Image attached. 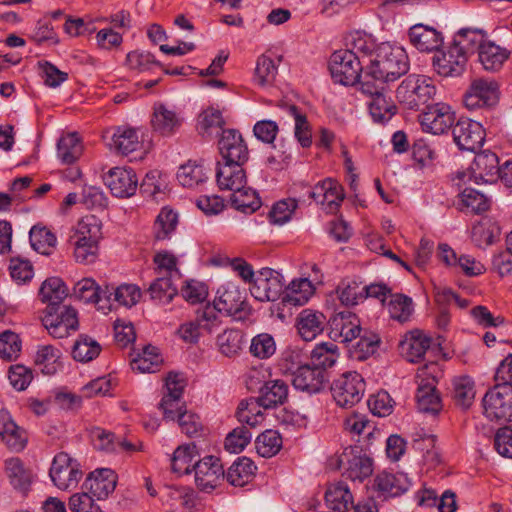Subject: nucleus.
Masks as SVG:
<instances>
[{
	"instance_id": "obj_1",
	"label": "nucleus",
	"mask_w": 512,
	"mask_h": 512,
	"mask_svg": "<svg viewBox=\"0 0 512 512\" xmlns=\"http://www.w3.org/2000/svg\"><path fill=\"white\" fill-rule=\"evenodd\" d=\"M408 70L409 60L405 50L390 43H381L377 46L361 81L386 85L387 82H393L406 74Z\"/></svg>"
},
{
	"instance_id": "obj_2",
	"label": "nucleus",
	"mask_w": 512,
	"mask_h": 512,
	"mask_svg": "<svg viewBox=\"0 0 512 512\" xmlns=\"http://www.w3.org/2000/svg\"><path fill=\"white\" fill-rule=\"evenodd\" d=\"M439 373L436 362H430L418 368L415 399L417 408L422 413L437 414L441 410V399L436 391Z\"/></svg>"
},
{
	"instance_id": "obj_3",
	"label": "nucleus",
	"mask_w": 512,
	"mask_h": 512,
	"mask_svg": "<svg viewBox=\"0 0 512 512\" xmlns=\"http://www.w3.org/2000/svg\"><path fill=\"white\" fill-rule=\"evenodd\" d=\"M436 87L432 80L423 75L411 74L398 86L396 97L406 108L418 110L434 98Z\"/></svg>"
},
{
	"instance_id": "obj_4",
	"label": "nucleus",
	"mask_w": 512,
	"mask_h": 512,
	"mask_svg": "<svg viewBox=\"0 0 512 512\" xmlns=\"http://www.w3.org/2000/svg\"><path fill=\"white\" fill-rule=\"evenodd\" d=\"M483 415L490 421H512V385L496 384L482 398Z\"/></svg>"
},
{
	"instance_id": "obj_5",
	"label": "nucleus",
	"mask_w": 512,
	"mask_h": 512,
	"mask_svg": "<svg viewBox=\"0 0 512 512\" xmlns=\"http://www.w3.org/2000/svg\"><path fill=\"white\" fill-rule=\"evenodd\" d=\"M365 381L356 371H347L334 379L331 393L336 404L342 408H351L359 403L365 392Z\"/></svg>"
},
{
	"instance_id": "obj_6",
	"label": "nucleus",
	"mask_w": 512,
	"mask_h": 512,
	"mask_svg": "<svg viewBox=\"0 0 512 512\" xmlns=\"http://www.w3.org/2000/svg\"><path fill=\"white\" fill-rule=\"evenodd\" d=\"M210 308H214L217 315L218 312H224L236 321H244L250 315V307L245 301L244 293L231 282L217 290L214 304L210 305Z\"/></svg>"
},
{
	"instance_id": "obj_7",
	"label": "nucleus",
	"mask_w": 512,
	"mask_h": 512,
	"mask_svg": "<svg viewBox=\"0 0 512 512\" xmlns=\"http://www.w3.org/2000/svg\"><path fill=\"white\" fill-rule=\"evenodd\" d=\"M49 476L59 490L68 491L77 487L83 471L76 459L66 452H60L52 460Z\"/></svg>"
},
{
	"instance_id": "obj_8",
	"label": "nucleus",
	"mask_w": 512,
	"mask_h": 512,
	"mask_svg": "<svg viewBox=\"0 0 512 512\" xmlns=\"http://www.w3.org/2000/svg\"><path fill=\"white\" fill-rule=\"evenodd\" d=\"M329 70L332 79L341 85L350 86L360 83L363 66L359 56L353 52L342 49L335 51L329 61Z\"/></svg>"
},
{
	"instance_id": "obj_9",
	"label": "nucleus",
	"mask_w": 512,
	"mask_h": 512,
	"mask_svg": "<svg viewBox=\"0 0 512 512\" xmlns=\"http://www.w3.org/2000/svg\"><path fill=\"white\" fill-rule=\"evenodd\" d=\"M360 90L370 98L367 104L370 115L375 122H387L395 115L397 107L388 95L385 84L377 85L369 81H360Z\"/></svg>"
},
{
	"instance_id": "obj_10",
	"label": "nucleus",
	"mask_w": 512,
	"mask_h": 512,
	"mask_svg": "<svg viewBox=\"0 0 512 512\" xmlns=\"http://www.w3.org/2000/svg\"><path fill=\"white\" fill-rule=\"evenodd\" d=\"M499 85L493 79L476 78L471 81L463 102L470 110L490 108L499 101Z\"/></svg>"
},
{
	"instance_id": "obj_11",
	"label": "nucleus",
	"mask_w": 512,
	"mask_h": 512,
	"mask_svg": "<svg viewBox=\"0 0 512 512\" xmlns=\"http://www.w3.org/2000/svg\"><path fill=\"white\" fill-rule=\"evenodd\" d=\"M42 323L52 337L62 339L78 329L77 312L70 306L61 305L56 309H45Z\"/></svg>"
},
{
	"instance_id": "obj_12",
	"label": "nucleus",
	"mask_w": 512,
	"mask_h": 512,
	"mask_svg": "<svg viewBox=\"0 0 512 512\" xmlns=\"http://www.w3.org/2000/svg\"><path fill=\"white\" fill-rule=\"evenodd\" d=\"M219 316L214 308L206 305L196 312L194 320L181 324L177 330L179 337L187 343H197L202 332L212 333L214 329L220 326Z\"/></svg>"
},
{
	"instance_id": "obj_13",
	"label": "nucleus",
	"mask_w": 512,
	"mask_h": 512,
	"mask_svg": "<svg viewBox=\"0 0 512 512\" xmlns=\"http://www.w3.org/2000/svg\"><path fill=\"white\" fill-rule=\"evenodd\" d=\"M499 158L490 150L482 151L475 155L468 172H459V180L465 182V178L475 183H493L498 179L500 172Z\"/></svg>"
},
{
	"instance_id": "obj_14",
	"label": "nucleus",
	"mask_w": 512,
	"mask_h": 512,
	"mask_svg": "<svg viewBox=\"0 0 512 512\" xmlns=\"http://www.w3.org/2000/svg\"><path fill=\"white\" fill-rule=\"evenodd\" d=\"M338 468L342 475L351 481L363 482L371 476L373 463L371 458L362 454L358 447H346L338 458Z\"/></svg>"
},
{
	"instance_id": "obj_15",
	"label": "nucleus",
	"mask_w": 512,
	"mask_h": 512,
	"mask_svg": "<svg viewBox=\"0 0 512 512\" xmlns=\"http://www.w3.org/2000/svg\"><path fill=\"white\" fill-rule=\"evenodd\" d=\"M467 57L452 43L437 49L432 57L434 71L442 77H459L466 70Z\"/></svg>"
},
{
	"instance_id": "obj_16",
	"label": "nucleus",
	"mask_w": 512,
	"mask_h": 512,
	"mask_svg": "<svg viewBox=\"0 0 512 512\" xmlns=\"http://www.w3.org/2000/svg\"><path fill=\"white\" fill-rule=\"evenodd\" d=\"M328 335L333 341L349 343L360 336L362 332L359 317L350 311L335 313L328 320Z\"/></svg>"
},
{
	"instance_id": "obj_17",
	"label": "nucleus",
	"mask_w": 512,
	"mask_h": 512,
	"mask_svg": "<svg viewBox=\"0 0 512 512\" xmlns=\"http://www.w3.org/2000/svg\"><path fill=\"white\" fill-rule=\"evenodd\" d=\"M454 142L461 150L475 151L485 140L482 125L468 118L459 119L452 128Z\"/></svg>"
},
{
	"instance_id": "obj_18",
	"label": "nucleus",
	"mask_w": 512,
	"mask_h": 512,
	"mask_svg": "<svg viewBox=\"0 0 512 512\" xmlns=\"http://www.w3.org/2000/svg\"><path fill=\"white\" fill-rule=\"evenodd\" d=\"M284 286L279 272L264 268L255 278L250 291L255 299L261 302L276 301L281 296Z\"/></svg>"
},
{
	"instance_id": "obj_19",
	"label": "nucleus",
	"mask_w": 512,
	"mask_h": 512,
	"mask_svg": "<svg viewBox=\"0 0 512 512\" xmlns=\"http://www.w3.org/2000/svg\"><path fill=\"white\" fill-rule=\"evenodd\" d=\"M195 483L201 491L210 492L215 489L225 473L220 459L207 456L193 464Z\"/></svg>"
},
{
	"instance_id": "obj_20",
	"label": "nucleus",
	"mask_w": 512,
	"mask_h": 512,
	"mask_svg": "<svg viewBox=\"0 0 512 512\" xmlns=\"http://www.w3.org/2000/svg\"><path fill=\"white\" fill-rule=\"evenodd\" d=\"M218 146L225 162L244 164L248 160L247 145L240 132L235 129L223 130Z\"/></svg>"
},
{
	"instance_id": "obj_21",
	"label": "nucleus",
	"mask_w": 512,
	"mask_h": 512,
	"mask_svg": "<svg viewBox=\"0 0 512 512\" xmlns=\"http://www.w3.org/2000/svg\"><path fill=\"white\" fill-rule=\"evenodd\" d=\"M105 183L114 196L127 198L135 194L138 178L131 168L114 167L106 175Z\"/></svg>"
},
{
	"instance_id": "obj_22",
	"label": "nucleus",
	"mask_w": 512,
	"mask_h": 512,
	"mask_svg": "<svg viewBox=\"0 0 512 512\" xmlns=\"http://www.w3.org/2000/svg\"><path fill=\"white\" fill-rule=\"evenodd\" d=\"M455 121V113L446 103H436L427 106V111L422 115V125L433 134L445 133Z\"/></svg>"
},
{
	"instance_id": "obj_23",
	"label": "nucleus",
	"mask_w": 512,
	"mask_h": 512,
	"mask_svg": "<svg viewBox=\"0 0 512 512\" xmlns=\"http://www.w3.org/2000/svg\"><path fill=\"white\" fill-rule=\"evenodd\" d=\"M0 438L14 452L24 450L28 442L26 431L16 424L6 409L0 410Z\"/></svg>"
},
{
	"instance_id": "obj_24",
	"label": "nucleus",
	"mask_w": 512,
	"mask_h": 512,
	"mask_svg": "<svg viewBox=\"0 0 512 512\" xmlns=\"http://www.w3.org/2000/svg\"><path fill=\"white\" fill-rule=\"evenodd\" d=\"M116 483V473L109 468H102L91 472L83 487L98 500H103L115 490Z\"/></svg>"
},
{
	"instance_id": "obj_25",
	"label": "nucleus",
	"mask_w": 512,
	"mask_h": 512,
	"mask_svg": "<svg viewBox=\"0 0 512 512\" xmlns=\"http://www.w3.org/2000/svg\"><path fill=\"white\" fill-rule=\"evenodd\" d=\"M142 146L138 130L128 126L116 127L109 143L111 150L125 156L140 150Z\"/></svg>"
},
{
	"instance_id": "obj_26",
	"label": "nucleus",
	"mask_w": 512,
	"mask_h": 512,
	"mask_svg": "<svg viewBox=\"0 0 512 512\" xmlns=\"http://www.w3.org/2000/svg\"><path fill=\"white\" fill-rule=\"evenodd\" d=\"M326 379V373L319 367L303 365L293 374L292 383L297 390L317 393L323 388Z\"/></svg>"
},
{
	"instance_id": "obj_27",
	"label": "nucleus",
	"mask_w": 512,
	"mask_h": 512,
	"mask_svg": "<svg viewBox=\"0 0 512 512\" xmlns=\"http://www.w3.org/2000/svg\"><path fill=\"white\" fill-rule=\"evenodd\" d=\"M4 472L11 486L26 494L33 482V474L30 469L26 468L23 461L18 457H11L4 462Z\"/></svg>"
},
{
	"instance_id": "obj_28",
	"label": "nucleus",
	"mask_w": 512,
	"mask_h": 512,
	"mask_svg": "<svg viewBox=\"0 0 512 512\" xmlns=\"http://www.w3.org/2000/svg\"><path fill=\"white\" fill-rule=\"evenodd\" d=\"M104 304L100 305V309L110 308L114 304L131 307L135 305L140 297V289L133 284H123L116 288L106 286L104 291Z\"/></svg>"
},
{
	"instance_id": "obj_29",
	"label": "nucleus",
	"mask_w": 512,
	"mask_h": 512,
	"mask_svg": "<svg viewBox=\"0 0 512 512\" xmlns=\"http://www.w3.org/2000/svg\"><path fill=\"white\" fill-rule=\"evenodd\" d=\"M401 353L409 362H418L431 346V338L420 330H413L405 334L400 341Z\"/></svg>"
},
{
	"instance_id": "obj_30",
	"label": "nucleus",
	"mask_w": 512,
	"mask_h": 512,
	"mask_svg": "<svg viewBox=\"0 0 512 512\" xmlns=\"http://www.w3.org/2000/svg\"><path fill=\"white\" fill-rule=\"evenodd\" d=\"M408 35L411 44L421 52L436 51L443 42L440 32L422 24L412 26Z\"/></svg>"
},
{
	"instance_id": "obj_31",
	"label": "nucleus",
	"mask_w": 512,
	"mask_h": 512,
	"mask_svg": "<svg viewBox=\"0 0 512 512\" xmlns=\"http://www.w3.org/2000/svg\"><path fill=\"white\" fill-rule=\"evenodd\" d=\"M179 114L162 103H156L153 107L151 125L154 131L161 135L173 134L181 125Z\"/></svg>"
},
{
	"instance_id": "obj_32",
	"label": "nucleus",
	"mask_w": 512,
	"mask_h": 512,
	"mask_svg": "<svg viewBox=\"0 0 512 512\" xmlns=\"http://www.w3.org/2000/svg\"><path fill=\"white\" fill-rule=\"evenodd\" d=\"M374 486L386 497H397L405 493L410 487V480L404 473H389L383 471L374 480Z\"/></svg>"
},
{
	"instance_id": "obj_33",
	"label": "nucleus",
	"mask_w": 512,
	"mask_h": 512,
	"mask_svg": "<svg viewBox=\"0 0 512 512\" xmlns=\"http://www.w3.org/2000/svg\"><path fill=\"white\" fill-rule=\"evenodd\" d=\"M327 320L323 313L304 309L297 317V329L305 341L314 340L323 330Z\"/></svg>"
},
{
	"instance_id": "obj_34",
	"label": "nucleus",
	"mask_w": 512,
	"mask_h": 512,
	"mask_svg": "<svg viewBox=\"0 0 512 512\" xmlns=\"http://www.w3.org/2000/svg\"><path fill=\"white\" fill-rule=\"evenodd\" d=\"M288 391L289 388L285 381L280 379L269 380L260 388L259 395L256 398L262 408H276L287 401Z\"/></svg>"
},
{
	"instance_id": "obj_35",
	"label": "nucleus",
	"mask_w": 512,
	"mask_h": 512,
	"mask_svg": "<svg viewBox=\"0 0 512 512\" xmlns=\"http://www.w3.org/2000/svg\"><path fill=\"white\" fill-rule=\"evenodd\" d=\"M243 164L218 162L216 180L220 189L234 190L246 185V174Z\"/></svg>"
},
{
	"instance_id": "obj_36",
	"label": "nucleus",
	"mask_w": 512,
	"mask_h": 512,
	"mask_svg": "<svg viewBox=\"0 0 512 512\" xmlns=\"http://www.w3.org/2000/svg\"><path fill=\"white\" fill-rule=\"evenodd\" d=\"M68 295V289L59 277H49L39 288L38 297L46 304V309H56Z\"/></svg>"
},
{
	"instance_id": "obj_37",
	"label": "nucleus",
	"mask_w": 512,
	"mask_h": 512,
	"mask_svg": "<svg viewBox=\"0 0 512 512\" xmlns=\"http://www.w3.org/2000/svg\"><path fill=\"white\" fill-rule=\"evenodd\" d=\"M510 52L490 40L480 45L478 60L486 71H498L509 58Z\"/></svg>"
},
{
	"instance_id": "obj_38",
	"label": "nucleus",
	"mask_w": 512,
	"mask_h": 512,
	"mask_svg": "<svg viewBox=\"0 0 512 512\" xmlns=\"http://www.w3.org/2000/svg\"><path fill=\"white\" fill-rule=\"evenodd\" d=\"M278 107L293 117L295 121L294 134L298 142L303 148L310 147L312 144V134L305 113H303L296 105L287 101H280Z\"/></svg>"
},
{
	"instance_id": "obj_39",
	"label": "nucleus",
	"mask_w": 512,
	"mask_h": 512,
	"mask_svg": "<svg viewBox=\"0 0 512 512\" xmlns=\"http://www.w3.org/2000/svg\"><path fill=\"white\" fill-rule=\"evenodd\" d=\"M486 32L476 28H462L453 37L452 44L468 58V55L480 50L486 41Z\"/></svg>"
},
{
	"instance_id": "obj_40",
	"label": "nucleus",
	"mask_w": 512,
	"mask_h": 512,
	"mask_svg": "<svg viewBox=\"0 0 512 512\" xmlns=\"http://www.w3.org/2000/svg\"><path fill=\"white\" fill-rule=\"evenodd\" d=\"M325 500L334 512H346L353 505L350 489L343 482L331 484L325 493Z\"/></svg>"
},
{
	"instance_id": "obj_41",
	"label": "nucleus",
	"mask_w": 512,
	"mask_h": 512,
	"mask_svg": "<svg viewBox=\"0 0 512 512\" xmlns=\"http://www.w3.org/2000/svg\"><path fill=\"white\" fill-rule=\"evenodd\" d=\"M256 466L247 457L238 458L229 468L224 477L233 486H244L254 475Z\"/></svg>"
},
{
	"instance_id": "obj_42",
	"label": "nucleus",
	"mask_w": 512,
	"mask_h": 512,
	"mask_svg": "<svg viewBox=\"0 0 512 512\" xmlns=\"http://www.w3.org/2000/svg\"><path fill=\"white\" fill-rule=\"evenodd\" d=\"M232 191L230 202L235 209L244 213H253L260 208L261 201L255 190L244 185Z\"/></svg>"
},
{
	"instance_id": "obj_43",
	"label": "nucleus",
	"mask_w": 512,
	"mask_h": 512,
	"mask_svg": "<svg viewBox=\"0 0 512 512\" xmlns=\"http://www.w3.org/2000/svg\"><path fill=\"white\" fill-rule=\"evenodd\" d=\"M363 283L357 279H344L336 288L337 298L344 306L358 305L363 301Z\"/></svg>"
},
{
	"instance_id": "obj_44",
	"label": "nucleus",
	"mask_w": 512,
	"mask_h": 512,
	"mask_svg": "<svg viewBox=\"0 0 512 512\" xmlns=\"http://www.w3.org/2000/svg\"><path fill=\"white\" fill-rule=\"evenodd\" d=\"M60 358L61 351L59 349L52 345H42L36 352L35 364L42 373L53 375L61 367Z\"/></svg>"
},
{
	"instance_id": "obj_45",
	"label": "nucleus",
	"mask_w": 512,
	"mask_h": 512,
	"mask_svg": "<svg viewBox=\"0 0 512 512\" xmlns=\"http://www.w3.org/2000/svg\"><path fill=\"white\" fill-rule=\"evenodd\" d=\"M199 455L194 443L179 446L173 453L171 467L178 474H189L193 470L192 461Z\"/></svg>"
},
{
	"instance_id": "obj_46",
	"label": "nucleus",
	"mask_w": 512,
	"mask_h": 512,
	"mask_svg": "<svg viewBox=\"0 0 512 512\" xmlns=\"http://www.w3.org/2000/svg\"><path fill=\"white\" fill-rule=\"evenodd\" d=\"M475 394V383L469 376H460L453 380V399L457 406L468 409L474 402Z\"/></svg>"
},
{
	"instance_id": "obj_47",
	"label": "nucleus",
	"mask_w": 512,
	"mask_h": 512,
	"mask_svg": "<svg viewBox=\"0 0 512 512\" xmlns=\"http://www.w3.org/2000/svg\"><path fill=\"white\" fill-rule=\"evenodd\" d=\"M58 157L65 164H72L82 154L83 146L77 133H68L57 144Z\"/></svg>"
},
{
	"instance_id": "obj_48",
	"label": "nucleus",
	"mask_w": 512,
	"mask_h": 512,
	"mask_svg": "<svg viewBox=\"0 0 512 512\" xmlns=\"http://www.w3.org/2000/svg\"><path fill=\"white\" fill-rule=\"evenodd\" d=\"M224 124L221 112L208 108L199 115L197 129L203 137H211L222 133Z\"/></svg>"
},
{
	"instance_id": "obj_49",
	"label": "nucleus",
	"mask_w": 512,
	"mask_h": 512,
	"mask_svg": "<svg viewBox=\"0 0 512 512\" xmlns=\"http://www.w3.org/2000/svg\"><path fill=\"white\" fill-rule=\"evenodd\" d=\"M314 293L312 282L308 278L293 280L287 287L283 300L295 306H302Z\"/></svg>"
},
{
	"instance_id": "obj_50",
	"label": "nucleus",
	"mask_w": 512,
	"mask_h": 512,
	"mask_svg": "<svg viewBox=\"0 0 512 512\" xmlns=\"http://www.w3.org/2000/svg\"><path fill=\"white\" fill-rule=\"evenodd\" d=\"M104 289H101L91 278H84L78 281L73 288V296L85 303L104 304Z\"/></svg>"
},
{
	"instance_id": "obj_51",
	"label": "nucleus",
	"mask_w": 512,
	"mask_h": 512,
	"mask_svg": "<svg viewBox=\"0 0 512 512\" xmlns=\"http://www.w3.org/2000/svg\"><path fill=\"white\" fill-rule=\"evenodd\" d=\"M29 239L32 248L44 255L51 254L56 246V236L46 227L34 225L29 232Z\"/></svg>"
},
{
	"instance_id": "obj_52",
	"label": "nucleus",
	"mask_w": 512,
	"mask_h": 512,
	"mask_svg": "<svg viewBox=\"0 0 512 512\" xmlns=\"http://www.w3.org/2000/svg\"><path fill=\"white\" fill-rule=\"evenodd\" d=\"M100 352L101 346L95 339L80 335L74 343L72 356L78 362L87 363L97 358Z\"/></svg>"
},
{
	"instance_id": "obj_53",
	"label": "nucleus",
	"mask_w": 512,
	"mask_h": 512,
	"mask_svg": "<svg viewBox=\"0 0 512 512\" xmlns=\"http://www.w3.org/2000/svg\"><path fill=\"white\" fill-rule=\"evenodd\" d=\"M339 357L338 347L334 343L324 342L315 346L311 352V363L323 372L331 368Z\"/></svg>"
},
{
	"instance_id": "obj_54",
	"label": "nucleus",
	"mask_w": 512,
	"mask_h": 512,
	"mask_svg": "<svg viewBox=\"0 0 512 512\" xmlns=\"http://www.w3.org/2000/svg\"><path fill=\"white\" fill-rule=\"evenodd\" d=\"M101 237V222L93 215L80 219L71 240L98 242Z\"/></svg>"
},
{
	"instance_id": "obj_55",
	"label": "nucleus",
	"mask_w": 512,
	"mask_h": 512,
	"mask_svg": "<svg viewBox=\"0 0 512 512\" xmlns=\"http://www.w3.org/2000/svg\"><path fill=\"white\" fill-rule=\"evenodd\" d=\"M244 334L237 329H227L217 337V346L221 354L227 357L237 355L243 346Z\"/></svg>"
},
{
	"instance_id": "obj_56",
	"label": "nucleus",
	"mask_w": 512,
	"mask_h": 512,
	"mask_svg": "<svg viewBox=\"0 0 512 512\" xmlns=\"http://www.w3.org/2000/svg\"><path fill=\"white\" fill-rule=\"evenodd\" d=\"M281 447L282 437L276 430L268 429L261 433L255 440L256 451L264 458H270L276 455Z\"/></svg>"
},
{
	"instance_id": "obj_57",
	"label": "nucleus",
	"mask_w": 512,
	"mask_h": 512,
	"mask_svg": "<svg viewBox=\"0 0 512 512\" xmlns=\"http://www.w3.org/2000/svg\"><path fill=\"white\" fill-rule=\"evenodd\" d=\"M162 363V358L157 351L156 347L147 346L143 352L131 361V368L133 371L141 373L155 372L159 365Z\"/></svg>"
},
{
	"instance_id": "obj_58",
	"label": "nucleus",
	"mask_w": 512,
	"mask_h": 512,
	"mask_svg": "<svg viewBox=\"0 0 512 512\" xmlns=\"http://www.w3.org/2000/svg\"><path fill=\"white\" fill-rule=\"evenodd\" d=\"M177 223V214L171 209L162 208L153 226L155 238L157 240L168 239L176 229Z\"/></svg>"
},
{
	"instance_id": "obj_59",
	"label": "nucleus",
	"mask_w": 512,
	"mask_h": 512,
	"mask_svg": "<svg viewBox=\"0 0 512 512\" xmlns=\"http://www.w3.org/2000/svg\"><path fill=\"white\" fill-rule=\"evenodd\" d=\"M257 398H250L242 401L237 409V417L239 422L245 423L250 427H256L264 420L262 411Z\"/></svg>"
},
{
	"instance_id": "obj_60",
	"label": "nucleus",
	"mask_w": 512,
	"mask_h": 512,
	"mask_svg": "<svg viewBox=\"0 0 512 512\" xmlns=\"http://www.w3.org/2000/svg\"><path fill=\"white\" fill-rule=\"evenodd\" d=\"M177 179L183 187L192 188L203 183L207 176L202 165L189 161L180 166Z\"/></svg>"
},
{
	"instance_id": "obj_61",
	"label": "nucleus",
	"mask_w": 512,
	"mask_h": 512,
	"mask_svg": "<svg viewBox=\"0 0 512 512\" xmlns=\"http://www.w3.org/2000/svg\"><path fill=\"white\" fill-rule=\"evenodd\" d=\"M413 311V301L410 297L402 294L391 295L388 312L392 319L404 323L410 319Z\"/></svg>"
},
{
	"instance_id": "obj_62",
	"label": "nucleus",
	"mask_w": 512,
	"mask_h": 512,
	"mask_svg": "<svg viewBox=\"0 0 512 512\" xmlns=\"http://www.w3.org/2000/svg\"><path fill=\"white\" fill-rule=\"evenodd\" d=\"M359 337L358 342L351 350V355L357 360H366L376 353L381 340L378 334L369 331H365Z\"/></svg>"
},
{
	"instance_id": "obj_63",
	"label": "nucleus",
	"mask_w": 512,
	"mask_h": 512,
	"mask_svg": "<svg viewBox=\"0 0 512 512\" xmlns=\"http://www.w3.org/2000/svg\"><path fill=\"white\" fill-rule=\"evenodd\" d=\"M149 293L159 304H168L177 295V288L170 277L160 276L150 285Z\"/></svg>"
},
{
	"instance_id": "obj_64",
	"label": "nucleus",
	"mask_w": 512,
	"mask_h": 512,
	"mask_svg": "<svg viewBox=\"0 0 512 512\" xmlns=\"http://www.w3.org/2000/svg\"><path fill=\"white\" fill-rule=\"evenodd\" d=\"M276 75L277 67L274 61L265 55H261L257 59L254 81L260 86H269L274 82Z\"/></svg>"
}]
</instances>
